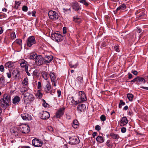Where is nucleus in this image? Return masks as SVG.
<instances>
[{
	"instance_id": "nucleus-6",
	"label": "nucleus",
	"mask_w": 148,
	"mask_h": 148,
	"mask_svg": "<svg viewBox=\"0 0 148 148\" xmlns=\"http://www.w3.org/2000/svg\"><path fill=\"white\" fill-rule=\"evenodd\" d=\"M70 141L69 143L72 145H75L79 143L80 141L79 138L76 136H72L69 138Z\"/></svg>"
},
{
	"instance_id": "nucleus-41",
	"label": "nucleus",
	"mask_w": 148,
	"mask_h": 148,
	"mask_svg": "<svg viewBox=\"0 0 148 148\" xmlns=\"http://www.w3.org/2000/svg\"><path fill=\"white\" fill-rule=\"evenodd\" d=\"M17 130H18L17 129ZM16 130H16L15 129V130H14L13 131V134L16 136H18L20 134L18 132H17Z\"/></svg>"
},
{
	"instance_id": "nucleus-13",
	"label": "nucleus",
	"mask_w": 148,
	"mask_h": 148,
	"mask_svg": "<svg viewBox=\"0 0 148 148\" xmlns=\"http://www.w3.org/2000/svg\"><path fill=\"white\" fill-rule=\"evenodd\" d=\"M53 56H52L45 55L43 58L44 62L45 63H48L50 62L53 59Z\"/></svg>"
},
{
	"instance_id": "nucleus-8",
	"label": "nucleus",
	"mask_w": 148,
	"mask_h": 148,
	"mask_svg": "<svg viewBox=\"0 0 148 148\" xmlns=\"http://www.w3.org/2000/svg\"><path fill=\"white\" fill-rule=\"evenodd\" d=\"M32 144L35 147H40L42 146V143L39 139L35 138L32 140Z\"/></svg>"
},
{
	"instance_id": "nucleus-18",
	"label": "nucleus",
	"mask_w": 148,
	"mask_h": 148,
	"mask_svg": "<svg viewBox=\"0 0 148 148\" xmlns=\"http://www.w3.org/2000/svg\"><path fill=\"white\" fill-rule=\"evenodd\" d=\"M128 122V121L125 117H123L121 121L120 125L121 126H123L127 124Z\"/></svg>"
},
{
	"instance_id": "nucleus-12",
	"label": "nucleus",
	"mask_w": 148,
	"mask_h": 148,
	"mask_svg": "<svg viewBox=\"0 0 148 148\" xmlns=\"http://www.w3.org/2000/svg\"><path fill=\"white\" fill-rule=\"evenodd\" d=\"M71 6L72 8L76 11L81 9L78 3L76 1L72 2L71 4Z\"/></svg>"
},
{
	"instance_id": "nucleus-37",
	"label": "nucleus",
	"mask_w": 148,
	"mask_h": 148,
	"mask_svg": "<svg viewBox=\"0 0 148 148\" xmlns=\"http://www.w3.org/2000/svg\"><path fill=\"white\" fill-rule=\"evenodd\" d=\"M15 42L20 45L22 44V40L21 39H17L15 41Z\"/></svg>"
},
{
	"instance_id": "nucleus-35",
	"label": "nucleus",
	"mask_w": 148,
	"mask_h": 148,
	"mask_svg": "<svg viewBox=\"0 0 148 148\" xmlns=\"http://www.w3.org/2000/svg\"><path fill=\"white\" fill-rule=\"evenodd\" d=\"M36 96L38 98H41L42 96V94L41 93L40 90H38L37 92L36 93Z\"/></svg>"
},
{
	"instance_id": "nucleus-62",
	"label": "nucleus",
	"mask_w": 148,
	"mask_h": 148,
	"mask_svg": "<svg viewBox=\"0 0 148 148\" xmlns=\"http://www.w3.org/2000/svg\"><path fill=\"white\" fill-rule=\"evenodd\" d=\"M57 93L58 94V97H60V96L61 95V91L60 90H58L57 91Z\"/></svg>"
},
{
	"instance_id": "nucleus-53",
	"label": "nucleus",
	"mask_w": 148,
	"mask_h": 148,
	"mask_svg": "<svg viewBox=\"0 0 148 148\" xmlns=\"http://www.w3.org/2000/svg\"><path fill=\"white\" fill-rule=\"evenodd\" d=\"M138 78L137 77H136L134 79H133L132 80H131V82H134L136 81H137L138 80Z\"/></svg>"
},
{
	"instance_id": "nucleus-52",
	"label": "nucleus",
	"mask_w": 148,
	"mask_h": 148,
	"mask_svg": "<svg viewBox=\"0 0 148 148\" xmlns=\"http://www.w3.org/2000/svg\"><path fill=\"white\" fill-rule=\"evenodd\" d=\"M7 76L8 78H10L11 76V74L10 72L7 73Z\"/></svg>"
},
{
	"instance_id": "nucleus-31",
	"label": "nucleus",
	"mask_w": 148,
	"mask_h": 148,
	"mask_svg": "<svg viewBox=\"0 0 148 148\" xmlns=\"http://www.w3.org/2000/svg\"><path fill=\"white\" fill-rule=\"evenodd\" d=\"M69 65L71 68H75L78 66L77 64H74L72 62H69Z\"/></svg>"
},
{
	"instance_id": "nucleus-22",
	"label": "nucleus",
	"mask_w": 148,
	"mask_h": 148,
	"mask_svg": "<svg viewBox=\"0 0 148 148\" xmlns=\"http://www.w3.org/2000/svg\"><path fill=\"white\" fill-rule=\"evenodd\" d=\"M13 76L15 77H18L20 75L19 72L17 70H14L12 73Z\"/></svg>"
},
{
	"instance_id": "nucleus-32",
	"label": "nucleus",
	"mask_w": 148,
	"mask_h": 148,
	"mask_svg": "<svg viewBox=\"0 0 148 148\" xmlns=\"http://www.w3.org/2000/svg\"><path fill=\"white\" fill-rule=\"evenodd\" d=\"M127 96L130 101H132L134 97V96L132 94L130 93L127 94Z\"/></svg>"
},
{
	"instance_id": "nucleus-26",
	"label": "nucleus",
	"mask_w": 148,
	"mask_h": 148,
	"mask_svg": "<svg viewBox=\"0 0 148 148\" xmlns=\"http://www.w3.org/2000/svg\"><path fill=\"white\" fill-rule=\"evenodd\" d=\"M73 18V21L78 24L80 23L82 21V20L79 18L74 17Z\"/></svg>"
},
{
	"instance_id": "nucleus-42",
	"label": "nucleus",
	"mask_w": 148,
	"mask_h": 148,
	"mask_svg": "<svg viewBox=\"0 0 148 148\" xmlns=\"http://www.w3.org/2000/svg\"><path fill=\"white\" fill-rule=\"evenodd\" d=\"M100 119L101 121H104L106 119V117L104 115H102L100 117Z\"/></svg>"
},
{
	"instance_id": "nucleus-51",
	"label": "nucleus",
	"mask_w": 148,
	"mask_h": 148,
	"mask_svg": "<svg viewBox=\"0 0 148 148\" xmlns=\"http://www.w3.org/2000/svg\"><path fill=\"white\" fill-rule=\"evenodd\" d=\"M121 132L122 133H125L126 131V128L125 127H123L121 128Z\"/></svg>"
},
{
	"instance_id": "nucleus-21",
	"label": "nucleus",
	"mask_w": 148,
	"mask_h": 148,
	"mask_svg": "<svg viewBox=\"0 0 148 148\" xmlns=\"http://www.w3.org/2000/svg\"><path fill=\"white\" fill-rule=\"evenodd\" d=\"M9 103L7 102V103H6V102L1 99L0 100V104L1 106L5 108L7 106H8Z\"/></svg>"
},
{
	"instance_id": "nucleus-19",
	"label": "nucleus",
	"mask_w": 148,
	"mask_h": 148,
	"mask_svg": "<svg viewBox=\"0 0 148 148\" xmlns=\"http://www.w3.org/2000/svg\"><path fill=\"white\" fill-rule=\"evenodd\" d=\"M2 99L6 102L7 103V102L10 103V96L8 94H5Z\"/></svg>"
},
{
	"instance_id": "nucleus-24",
	"label": "nucleus",
	"mask_w": 148,
	"mask_h": 148,
	"mask_svg": "<svg viewBox=\"0 0 148 148\" xmlns=\"http://www.w3.org/2000/svg\"><path fill=\"white\" fill-rule=\"evenodd\" d=\"M79 125V123L77 120H75L73 121V123L72 124L73 127L75 128L78 127Z\"/></svg>"
},
{
	"instance_id": "nucleus-58",
	"label": "nucleus",
	"mask_w": 148,
	"mask_h": 148,
	"mask_svg": "<svg viewBox=\"0 0 148 148\" xmlns=\"http://www.w3.org/2000/svg\"><path fill=\"white\" fill-rule=\"evenodd\" d=\"M25 70L26 71V72L27 73V74L28 75V76L30 75V73H29V72H28V69H25Z\"/></svg>"
},
{
	"instance_id": "nucleus-60",
	"label": "nucleus",
	"mask_w": 148,
	"mask_h": 148,
	"mask_svg": "<svg viewBox=\"0 0 148 148\" xmlns=\"http://www.w3.org/2000/svg\"><path fill=\"white\" fill-rule=\"evenodd\" d=\"M97 132H93L92 134V136L93 138H94L97 134Z\"/></svg>"
},
{
	"instance_id": "nucleus-7",
	"label": "nucleus",
	"mask_w": 148,
	"mask_h": 148,
	"mask_svg": "<svg viewBox=\"0 0 148 148\" xmlns=\"http://www.w3.org/2000/svg\"><path fill=\"white\" fill-rule=\"evenodd\" d=\"M36 43V40L33 36L29 37L27 41V46L31 47L33 45Z\"/></svg>"
},
{
	"instance_id": "nucleus-5",
	"label": "nucleus",
	"mask_w": 148,
	"mask_h": 148,
	"mask_svg": "<svg viewBox=\"0 0 148 148\" xmlns=\"http://www.w3.org/2000/svg\"><path fill=\"white\" fill-rule=\"evenodd\" d=\"M78 93L79 95L78 102L79 103L82 102L86 100L85 94L84 92L79 91Z\"/></svg>"
},
{
	"instance_id": "nucleus-43",
	"label": "nucleus",
	"mask_w": 148,
	"mask_h": 148,
	"mask_svg": "<svg viewBox=\"0 0 148 148\" xmlns=\"http://www.w3.org/2000/svg\"><path fill=\"white\" fill-rule=\"evenodd\" d=\"M28 10V8L26 6L24 5L22 7V10L23 11L26 12Z\"/></svg>"
},
{
	"instance_id": "nucleus-16",
	"label": "nucleus",
	"mask_w": 148,
	"mask_h": 148,
	"mask_svg": "<svg viewBox=\"0 0 148 148\" xmlns=\"http://www.w3.org/2000/svg\"><path fill=\"white\" fill-rule=\"evenodd\" d=\"M78 111L81 112L83 111L86 108L85 105L84 104H81L79 105L77 107Z\"/></svg>"
},
{
	"instance_id": "nucleus-23",
	"label": "nucleus",
	"mask_w": 148,
	"mask_h": 148,
	"mask_svg": "<svg viewBox=\"0 0 148 148\" xmlns=\"http://www.w3.org/2000/svg\"><path fill=\"white\" fill-rule=\"evenodd\" d=\"M38 56L36 53H32L30 54L29 58L31 59H36Z\"/></svg>"
},
{
	"instance_id": "nucleus-63",
	"label": "nucleus",
	"mask_w": 148,
	"mask_h": 148,
	"mask_svg": "<svg viewBox=\"0 0 148 148\" xmlns=\"http://www.w3.org/2000/svg\"><path fill=\"white\" fill-rule=\"evenodd\" d=\"M3 32V29L1 27H0V34H1Z\"/></svg>"
},
{
	"instance_id": "nucleus-44",
	"label": "nucleus",
	"mask_w": 148,
	"mask_h": 148,
	"mask_svg": "<svg viewBox=\"0 0 148 148\" xmlns=\"http://www.w3.org/2000/svg\"><path fill=\"white\" fill-rule=\"evenodd\" d=\"M11 37L12 39H14L16 38V36L14 33H12L11 34Z\"/></svg>"
},
{
	"instance_id": "nucleus-33",
	"label": "nucleus",
	"mask_w": 148,
	"mask_h": 148,
	"mask_svg": "<svg viewBox=\"0 0 148 148\" xmlns=\"http://www.w3.org/2000/svg\"><path fill=\"white\" fill-rule=\"evenodd\" d=\"M110 136L111 137L114 139H118L119 136V135L117 134H110Z\"/></svg>"
},
{
	"instance_id": "nucleus-50",
	"label": "nucleus",
	"mask_w": 148,
	"mask_h": 148,
	"mask_svg": "<svg viewBox=\"0 0 148 148\" xmlns=\"http://www.w3.org/2000/svg\"><path fill=\"white\" fill-rule=\"evenodd\" d=\"M132 73L134 75H136L138 74V72L137 71L135 70H132L131 71Z\"/></svg>"
},
{
	"instance_id": "nucleus-34",
	"label": "nucleus",
	"mask_w": 148,
	"mask_h": 148,
	"mask_svg": "<svg viewBox=\"0 0 148 148\" xmlns=\"http://www.w3.org/2000/svg\"><path fill=\"white\" fill-rule=\"evenodd\" d=\"M69 99H70V100L71 99V103L72 104H74L75 105H77L79 103L78 101H75L73 97H72L71 98L70 97Z\"/></svg>"
},
{
	"instance_id": "nucleus-59",
	"label": "nucleus",
	"mask_w": 148,
	"mask_h": 148,
	"mask_svg": "<svg viewBox=\"0 0 148 148\" xmlns=\"http://www.w3.org/2000/svg\"><path fill=\"white\" fill-rule=\"evenodd\" d=\"M140 88H143V89H146V90H148V87H143V86H141Z\"/></svg>"
},
{
	"instance_id": "nucleus-17",
	"label": "nucleus",
	"mask_w": 148,
	"mask_h": 148,
	"mask_svg": "<svg viewBox=\"0 0 148 148\" xmlns=\"http://www.w3.org/2000/svg\"><path fill=\"white\" fill-rule=\"evenodd\" d=\"M64 108H61L59 109L56 113V116L57 118H60L63 114Z\"/></svg>"
},
{
	"instance_id": "nucleus-28",
	"label": "nucleus",
	"mask_w": 148,
	"mask_h": 148,
	"mask_svg": "<svg viewBox=\"0 0 148 148\" xmlns=\"http://www.w3.org/2000/svg\"><path fill=\"white\" fill-rule=\"evenodd\" d=\"M42 76L44 79L46 80L48 79L49 76L48 73L45 72L43 73Z\"/></svg>"
},
{
	"instance_id": "nucleus-15",
	"label": "nucleus",
	"mask_w": 148,
	"mask_h": 148,
	"mask_svg": "<svg viewBox=\"0 0 148 148\" xmlns=\"http://www.w3.org/2000/svg\"><path fill=\"white\" fill-rule=\"evenodd\" d=\"M51 89V86L50 83L48 81H47L46 83V85L44 88L45 91L46 93L49 92V91Z\"/></svg>"
},
{
	"instance_id": "nucleus-61",
	"label": "nucleus",
	"mask_w": 148,
	"mask_h": 148,
	"mask_svg": "<svg viewBox=\"0 0 148 148\" xmlns=\"http://www.w3.org/2000/svg\"><path fill=\"white\" fill-rule=\"evenodd\" d=\"M63 10L64 12V13H65L66 14L67 13V12L68 11V10L67 9H65V8H63Z\"/></svg>"
},
{
	"instance_id": "nucleus-46",
	"label": "nucleus",
	"mask_w": 148,
	"mask_h": 148,
	"mask_svg": "<svg viewBox=\"0 0 148 148\" xmlns=\"http://www.w3.org/2000/svg\"><path fill=\"white\" fill-rule=\"evenodd\" d=\"M27 89L25 87H23L21 90L22 92H25L27 91Z\"/></svg>"
},
{
	"instance_id": "nucleus-30",
	"label": "nucleus",
	"mask_w": 148,
	"mask_h": 148,
	"mask_svg": "<svg viewBox=\"0 0 148 148\" xmlns=\"http://www.w3.org/2000/svg\"><path fill=\"white\" fill-rule=\"evenodd\" d=\"M126 7L125 4H123L119 6L116 9V11H118L120 10H124L125 9Z\"/></svg>"
},
{
	"instance_id": "nucleus-40",
	"label": "nucleus",
	"mask_w": 148,
	"mask_h": 148,
	"mask_svg": "<svg viewBox=\"0 0 148 148\" xmlns=\"http://www.w3.org/2000/svg\"><path fill=\"white\" fill-rule=\"evenodd\" d=\"M138 80L140 82H143L144 81V83H145V79L142 77H137Z\"/></svg>"
},
{
	"instance_id": "nucleus-54",
	"label": "nucleus",
	"mask_w": 148,
	"mask_h": 148,
	"mask_svg": "<svg viewBox=\"0 0 148 148\" xmlns=\"http://www.w3.org/2000/svg\"><path fill=\"white\" fill-rule=\"evenodd\" d=\"M41 85L40 82H39L38 83V89H39L41 87Z\"/></svg>"
},
{
	"instance_id": "nucleus-48",
	"label": "nucleus",
	"mask_w": 148,
	"mask_h": 148,
	"mask_svg": "<svg viewBox=\"0 0 148 148\" xmlns=\"http://www.w3.org/2000/svg\"><path fill=\"white\" fill-rule=\"evenodd\" d=\"M114 48L116 51L117 52H119V48L118 46H114Z\"/></svg>"
},
{
	"instance_id": "nucleus-3",
	"label": "nucleus",
	"mask_w": 148,
	"mask_h": 148,
	"mask_svg": "<svg viewBox=\"0 0 148 148\" xmlns=\"http://www.w3.org/2000/svg\"><path fill=\"white\" fill-rule=\"evenodd\" d=\"M51 37L53 40L58 42H60L62 40V37L60 34L54 33L51 34Z\"/></svg>"
},
{
	"instance_id": "nucleus-11",
	"label": "nucleus",
	"mask_w": 148,
	"mask_h": 148,
	"mask_svg": "<svg viewBox=\"0 0 148 148\" xmlns=\"http://www.w3.org/2000/svg\"><path fill=\"white\" fill-rule=\"evenodd\" d=\"M44 62L43 58L41 56H38L36 59L35 62L38 65L42 64Z\"/></svg>"
},
{
	"instance_id": "nucleus-1",
	"label": "nucleus",
	"mask_w": 148,
	"mask_h": 148,
	"mask_svg": "<svg viewBox=\"0 0 148 148\" xmlns=\"http://www.w3.org/2000/svg\"><path fill=\"white\" fill-rule=\"evenodd\" d=\"M24 95V100L25 103H27L33 101L34 100L33 95L28 92H26L25 93H23Z\"/></svg>"
},
{
	"instance_id": "nucleus-27",
	"label": "nucleus",
	"mask_w": 148,
	"mask_h": 148,
	"mask_svg": "<svg viewBox=\"0 0 148 148\" xmlns=\"http://www.w3.org/2000/svg\"><path fill=\"white\" fill-rule=\"evenodd\" d=\"M13 66V64L11 62H8L5 64L6 68H11Z\"/></svg>"
},
{
	"instance_id": "nucleus-2",
	"label": "nucleus",
	"mask_w": 148,
	"mask_h": 148,
	"mask_svg": "<svg viewBox=\"0 0 148 148\" xmlns=\"http://www.w3.org/2000/svg\"><path fill=\"white\" fill-rule=\"evenodd\" d=\"M18 131L21 132L23 133L26 134L29 131V127L28 125L23 124L20 125L17 127Z\"/></svg>"
},
{
	"instance_id": "nucleus-4",
	"label": "nucleus",
	"mask_w": 148,
	"mask_h": 148,
	"mask_svg": "<svg viewBox=\"0 0 148 148\" xmlns=\"http://www.w3.org/2000/svg\"><path fill=\"white\" fill-rule=\"evenodd\" d=\"M48 16L50 18L55 20L58 18V15L55 11L50 10L48 12Z\"/></svg>"
},
{
	"instance_id": "nucleus-47",
	"label": "nucleus",
	"mask_w": 148,
	"mask_h": 148,
	"mask_svg": "<svg viewBox=\"0 0 148 148\" xmlns=\"http://www.w3.org/2000/svg\"><path fill=\"white\" fill-rule=\"evenodd\" d=\"M78 80L80 82V83H82L83 81V77H78Z\"/></svg>"
},
{
	"instance_id": "nucleus-56",
	"label": "nucleus",
	"mask_w": 148,
	"mask_h": 148,
	"mask_svg": "<svg viewBox=\"0 0 148 148\" xmlns=\"http://www.w3.org/2000/svg\"><path fill=\"white\" fill-rule=\"evenodd\" d=\"M128 74L129 79H131L132 77V75L130 73H129Z\"/></svg>"
},
{
	"instance_id": "nucleus-25",
	"label": "nucleus",
	"mask_w": 148,
	"mask_h": 148,
	"mask_svg": "<svg viewBox=\"0 0 148 148\" xmlns=\"http://www.w3.org/2000/svg\"><path fill=\"white\" fill-rule=\"evenodd\" d=\"M96 140L97 141L101 143L104 142V139L101 136H99L96 138Z\"/></svg>"
},
{
	"instance_id": "nucleus-29",
	"label": "nucleus",
	"mask_w": 148,
	"mask_h": 148,
	"mask_svg": "<svg viewBox=\"0 0 148 148\" xmlns=\"http://www.w3.org/2000/svg\"><path fill=\"white\" fill-rule=\"evenodd\" d=\"M49 76H50L51 81L54 82L55 80H56L55 79L56 77L54 74L53 73H51L49 74Z\"/></svg>"
},
{
	"instance_id": "nucleus-45",
	"label": "nucleus",
	"mask_w": 148,
	"mask_h": 148,
	"mask_svg": "<svg viewBox=\"0 0 148 148\" xmlns=\"http://www.w3.org/2000/svg\"><path fill=\"white\" fill-rule=\"evenodd\" d=\"M0 71L1 72H3L4 71V66L2 65L0 66Z\"/></svg>"
},
{
	"instance_id": "nucleus-64",
	"label": "nucleus",
	"mask_w": 148,
	"mask_h": 148,
	"mask_svg": "<svg viewBox=\"0 0 148 148\" xmlns=\"http://www.w3.org/2000/svg\"><path fill=\"white\" fill-rule=\"evenodd\" d=\"M128 107L126 106L124 107V108H123V110H126L128 109Z\"/></svg>"
},
{
	"instance_id": "nucleus-39",
	"label": "nucleus",
	"mask_w": 148,
	"mask_h": 148,
	"mask_svg": "<svg viewBox=\"0 0 148 148\" xmlns=\"http://www.w3.org/2000/svg\"><path fill=\"white\" fill-rule=\"evenodd\" d=\"M125 105V103L122 100H121L120 101V103L119 104V108H120L122 107V106H123Z\"/></svg>"
},
{
	"instance_id": "nucleus-38",
	"label": "nucleus",
	"mask_w": 148,
	"mask_h": 148,
	"mask_svg": "<svg viewBox=\"0 0 148 148\" xmlns=\"http://www.w3.org/2000/svg\"><path fill=\"white\" fill-rule=\"evenodd\" d=\"M24 85H26L28 84V78L27 77L25 78L22 82Z\"/></svg>"
},
{
	"instance_id": "nucleus-57",
	"label": "nucleus",
	"mask_w": 148,
	"mask_h": 148,
	"mask_svg": "<svg viewBox=\"0 0 148 148\" xmlns=\"http://www.w3.org/2000/svg\"><path fill=\"white\" fill-rule=\"evenodd\" d=\"M48 105L45 102V101L43 104V106L45 107H47Z\"/></svg>"
},
{
	"instance_id": "nucleus-14",
	"label": "nucleus",
	"mask_w": 148,
	"mask_h": 148,
	"mask_svg": "<svg viewBox=\"0 0 148 148\" xmlns=\"http://www.w3.org/2000/svg\"><path fill=\"white\" fill-rule=\"evenodd\" d=\"M20 64L21 67L25 68V70L28 69L29 64L28 62L24 60H21Z\"/></svg>"
},
{
	"instance_id": "nucleus-9",
	"label": "nucleus",
	"mask_w": 148,
	"mask_h": 148,
	"mask_svg": "<svg viewBox=\"0 0 148 148\" xmlns=\"http://www.w3.org/2000/svg\"><path fill=\"white\" fill-rule=\"evenodd\" d=\"M40 117L42 119H47L50 116L49 113L46 111H43V112L40 113Z\"/></svg>"
},
{
	"instance_id": "nucleus-49",
	"label": "nucleus",
	"mask_w": 148,
	"mask_h": 148,
	"mask_svg": "<svg viewBox=\"0 0 148 148\" xmlns=\"http://www.w3.org/2000/svg\"><path fill=\"white\" fill-rule=\"evenodd\" d=\"M95 129L97 131H99L101 129V127L99 125H97L95 126Z\"/></svg>"
},
{
	"instance_id": "nucleus-36",
	"label": "nucleus",
	"mask_w": 148,
	"mask_h": 148,
	"mask_svg": "<svg viewBox=\"0 0 148 148\" xmlns=\"http://www.w3.org/2000/svg\"><path fill=\"white\" fill-rule=\"evenodd\" d=\"M79 2L83 3L86 6H87L89 5L88 3L85 0H80L79 1Z\"/></svg>"
},
{
	"instance_id": "nucleus-20",
	"label": "nucleus",
	"mask_w": 148,
	"mask_h": 148,
	"mask_svg": "<svg viewBox=\"0 0 148 148\" xmlns=\"http://www.w3.org/2000/svg\"><path fill=\"white\" fill-rule=\"evenodd\" d=\"M20 100V97L18 96H16L13 99L12 103L14 104H18Z\"/></svg>"
},
{
	"instance_id": "nucleus-55",
	"label": "nucleus",
	"mask_w": 148,
	"mask_h": 148,
	"mask_svg": "<svg viewBox=\"0 0 148 148\" xmlns=\"http://www.w3.org/2000/svg\"><path fill=\"white\" fill-rule=\"evenodd\" d=\"M66 28L65 27H64L63 29V33L64 34H65L66 33Z\"/></svg>"
},
{
	"instance_id": "nucleus-10",
	"label": "nucleus",
	"mask_w": 148,
	"mask_h": 148,
	"mask_svg": "<svg viewBox=\"0 0 148 148\" xmlns=\"http://www.w3.org/2000/svg\"><path fill=\"white\" fill-rule=\"evenodd\" d=\"M23 119L25 120H31L32 117L31 115L28 113H25L22 114L21 115Z\"/></svg>"
}]
</instances>
